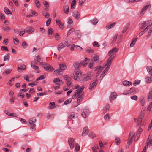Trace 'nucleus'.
I'll list each match as a JSON object with an SVG mask.
<instances>
[{
  "mask_svg": "<svg viewBox=\"0 0 152 152\" xmlns=\"http://www.w3.org/2000/svg\"><path fill=\"white\" fill-rule=\"evenodd\" d=\"M93 60L96 62L98 61L99 59V57L98 55H95L93 57Z\"/></svg>",
  "mask_w": 152,
  "mask_h": 152,
  "instance_id": "obj_30",
  "label": "nucleus"
},
{
  "mask_svg": "<svg viewBox=\"0 0 152 152\" xmlns=\"http://www.w3.org/2000/svg\"><path fill=\"white\" fill-rule=\"evenodd\" d=\"M90 79V76H88L85 75L82 78V81H86Z\"/></svg>",
  "mask_w": 152,
  "mask_h": 152,
  "instance_id": "obj_31",
  "label": "nucleus"
},
{
  "mask_svg": "<svg viewBox=\"0 0 152 152\" xmlns=\"http://www.w3.org/2000/svg\"><path fill=\"white\" fill-rule=\"evenodd\" d=\"M150 7V5H147L145 6H144L142 9V10L140 13V15L142 16V15L145 12V11L147 10L149 7Z\"/></svg>",
  "mask_w": 152,
  "mask_h": 152,
  "instance_id": "obj_12",
  "label": "nucleus"
},
{
  "mask_svg": "<svg viewBox=\"0 0 152 152\" xmlns=\"http://www.w3.org/2000/svg\"><path fill=\"white\" fill-rule=\"evenodd\" d=\"M118 50V48L115 47L110 50L108 53V55L110 57L108 58L107 61L112 62L113 58L116 56L115 53Z\"/></svg>",
  "mask_w": 152,
  "mask_h": 152,
  "instance_id": "obj_1",
  "label": "nucleus"
},
{
  "mask_svg": "<svg viewBox=\"0 0 152 152\" xmlns=\"http://www.w3.org/2000/svg\"><path fill=\"white\" fill-rule=\"evenodd\" d=\"M148 29V28H145L144 29L142 30L141 32H140L139 34V36H142L144 33H145L146 31H147Z\"/></svg>",
  "mask_w": 152,
  "mask_h": 152,
  "instance_id": "obj_41",
  "label": "nucleus"
},
{
  "mask_svg": "<svg viewBox=\"0 0 152 152\" xmlns=\"http://www.w3.org/2000/svg\"><path fill=\"white\" fill-rule=\"evenodd\" d=\"M89 132L88 129L87 127H85L83 129L82 135L85 136L88 135Z\"/></svg>",
  "mask_w": 152,
  "mask_h": 152,
  "instance_id": "obj_16",
  "label": "nucleus"
},
{
  "mask_svg": "<svg viewBox=\"0 0 152 152\" xmlns=\"http://www.w3.org/2000/svg\"><path fill=\"white\" fill-rule=\"evenodd\" d=\"M4 12L8 15H12V13L7 7H5L4 9Z\"/></svg>",
  "mask_w": 152,
  "mask_h": 152,
  "instance_id": "obj_29",
  "label": "nucleus"
},
{
  "mask_svg": "<svg viewBox=\"0 0 152 152\" xmlns=\"http://www.w3.org/2000/svg\"><path fill=\"white\" fill-rule=\"evenodd\" d=\"M86 0H79V5L80 6H82L85 2Z\"/></svg>",
  "mask_w": 152,
  "mask_h": 152,
  "instance_id": "obj_61",
  "label": "nucleus"
},
{
  "mask_svg": "<svg viewBox=\"0 0 152 152\" xmlns=\"http://www.w3.org/2000/svg\"><path fill=\"white\" fill-rule=\"evenodd\" d=\"M34 3L36 4V6L37 8H39L40 7L41 4L39 2L38 0H35Z\"/></svg>",
  "mask_w": 152,
  "mask_h": 152,
  "instance_id": "obj_39",
  "label": "nucleus"
},
{
  "mask_svg": "<svg viewBox=\"0 0 152 152\" xmlns=\"http://www.w3.org/2000/svg\"><path fill=\"white\" fill-rule=\"evenodd\" d=\"M53 30L52 28L49 29L48 30V33L49 34V37H53Z\"/></svg>",
  "mask_w": 152,
  "mask_h": 152,
  "instance_id": "obj_23",
  "label": "nucleus"
},
{
  "mask_svg": "<svg viewBox=\"0 0 152 152\" xmlns=\"http://www.w3.org/2000/svg\"><path fill=\"white\" fill-rule=\"evenodd\" d=\"M34 60L37 62L39 63L41 61V58L40 57L39 55H37V56H36L34 58Z\"/></svg>",
  "mask_w": 152,
  "mask_h": 152,
  "instance_id": "obj_37",
  "label": "nucleus"
},
{
  "mask_svg": "<svg viewBox=\"0 0 152 152\" xmlns=\"http://www.w3.org/2000/svg\"><path fill=\"white\" fill-rule=\"evenodd\" d=\"M72 15L76 19H79L80 17V14L78 11H75L72 13Z\"/></svg>",
  "mask_w": 152,
  "mask_h": 152,
  "instance_id": "obj_17",
  "label": "nucleus"
},
{
  "mask_svg": "<svg viewBox=\"0 0 152 152\" xmlns=\"http://www.w3.org/2000/svg\"><path fill=\"white\" fill-rule=\"evenodd\" d=\"M80 148V146L77 143H76V144L75 147V151L76 152H77L79 151Z\"/></svg>",
  "mask_w": 152,
  "mask_h": 152,
  "instance_id": "obj_52",
  "label": "nucleus"
},
{
  "mask_svg": "<svg viewBox=\"0 0 152 152\" xmlns=\"http://www.w3.org/2000/svg\"><path fill=\"white\" fill-rule=\"evenodd\" d=\"M45 76L44 75H41L38 78L36 79L37 81H38L40 80H43L45 78Z\"/></svg>",
  "mask_w": 152,
  "mask_h": 152,
  "instance_id": "obj_58",
  "label": "nucleus"
},
{
  "mask_svg": "<svg viewBox=\"0 0 152 152\" xmlns=\"http://www.w3.org/2000/svg\"><path fill=\"white\" fill-rule=\"evenodd\" d=\"M17 96L18 97H19L20 98H23L25 96H24V94H23L21 93V92L20 93L19 92V93H18L17 94Z\"/></svg>",
  "mask_w": 152,
  "mask_h": 152,
  "instance_id": "obj_59",
  "label": "nucleus"
},
{
  "mask_svg": "<svg viewBox=\"0 0 152 152\" xmlns=\"http://www.w3.org/2000/svg\"><path fill=\"white\" fill-rule=\"evenodd\" d=\"M93 46L94 47H99L100 46V45L98 44L97 42L95 41L93 43Z\"/></svg>",
  "mask_w": 152,
  "mask_h": 152,
  "instance_id": "obj_50",
  "label": "nucleus"
},
{
  "mask_svg": "<svg viewBox=\"0 0 152 152\" xmlns=\"http://www.w3.org/2000/svg\"><path fill=\"white\" fill-rule=\"evenodd\" d=\"M146 144V145L147 147L151 146L152 145V139H151V140H149V141L147 140Z\"/></svg>",
  "mask_w": 152,
  "mask_h": 152,
  "instance_id": "obj_43",
  "label": "nucleus"
},
{
  "mask_svg": "<svg viewBox=\"0 0 152 152\" xmlns=\"http://www.w3.org/2000/svg\"><path fill=\"white\" fill-rule=\"evenodd\" d=\"M53 69V66L50 64L47 67H45V69L48 72L52 71Z\"/></svg>",
  "mask_w": 152,
  "mask_h": 152,
  "instance_id": "obj_22",
  "label": "nucleus"
},
{
  "mask_svg": "<svg viewBox=\"0 0 152 152\" xmlns=\"http://www.w3.org/2000/svg\"><path fill=\"white\" fill-rule=\"evenodd\" d=\"M69 11V7L67 5H66L64 7V11L66 14H67Z\"/></svg>",
  "mask_w": 152,
  "mask_h": 152,
  "instance_id": "obj_26",
  "label": "nucleus"
},
{
  "mask_svg": "<svg viewBox=\"0 0 152 152\" xmlns=\"http://www.w3.org/2000/svg\"><path fill=\"white\" fill-rule=\"evenodd\" d=\"M53 82L55 83L56 85L59 86L63 84L64 83L62 80L58 78L54 79Z\"/></svg>",
  "mask_w": 152,
  "mask_h": 152,
  "instance_id": "obj_13",
  "label": "nucleus"
},
{
  "mask_svg": "<svg viewBox=\"0 0 152 152\" xmlns=\"http://www.w3.org/2000/svg\"><path fill=\"white\" fill-rule=\"evenodd\" d=\"M63 77L66 80V83L67 86L69 87L71 86L72 85L71 81L72 78L69 76L67 75H64Z\"/></svg>",
  "mask_w": 152,
  "mask_h": 152,
  "instance_id": "obj_2",
  "label": "nucleus"
},
{
  "mask_svg": "<svg viewBox=\"0 0 152 152\" xmlns=\"http://www.w3.org/2000/svg\"><path fill=\"white\" fill-rule=\"evenodd\" d=\"M76 3V0H73L71 2V9H74L75 8Z\"/></svg>",
  "mask_w": 152,
  "mask_h": 152,
  "instance_id": "obj_25",
  "label": "nucleus"
},
{
  "mask_svg": "<svg viewBox=\"0 0 152 152\" xmlns=\"http://www.w3.org/2000/svg\"><path fill=\"white\" fill-rule=\"evenodd\" d=\"M40 64L42 65L44 69H45V67H47V66H49V65L50 64H48L47 63H40Z\"/></svg>",
  "mask_w": 152,
  "mask_h": 152,
  "instance_id": "obj_57",
  "label": "nucleus"
},
{
  "mask_svg": "<svg viewBox=\"0 0 152 152\" xmlns=\"http://www.w3.org/2000/svg\"><path fill=\"white\" fill-rule=\"evenodd\" d=\"M94 65V62L93 60H91L90 63L88 65L90 69H92L93 66Z\"/></svg>",
  "mask_w": 152,
  "mask_h": 152,
  "instance_id": "obj_35",
  "label": "nucleus"
},
{
  "mask_svg": "<svg viewBox=\"0 0 152 152\" xmlns=\"http://www.w3.org/2000/svg\"><path fill=\"white\" fill-rule=\"evenodd\" d=\"M146 24V23L145 21L141 22L140 23L141 28L142 29L145 28L147 26Z\"/></svg>",
  "mask_w": 152,
  "mask_h": 152,
  "instance_id": "obj_40",
  "label": "nucleus"
},
{
  "mask_svg": "<svg viewBox=\"0 0 152 152\" xmlns=\"http://www.w3.org/2000/svg\"><path fill=\"white\" fill-rule=\"evenodd\" d=\"M55 38L56 40H59L60 39V37L59 35L57 33L55 34Z\"/></svg>",
  "mask_w": 152,
  "mask_h": 152,
  "instance_id": "obj_53",
  "label": "nucleus"
},
{
  "mask_svg": "<svg viewBox=\"0 0 152 152\" xmlns=\"http://www.w3.org/2000/svg\"><path fill=\"white\" fill-rule=\"evenodd\" d=\"M98 22V21L97 19H94L91 20V22L94 25H96Z\"/></svg>",
  "mask_w": 152,
  "mask_h": 152,
  "instance_id": "obj_44",
  "label": "nucleus"
},
{
  "mask_svg": "<svg viewBox=\"0 0 152 152\" xmlns=\"http://www.w3.org/2000/svg\"><path fill=\"white\" fill-rule=\"evenodd\" d=\"M60 69L61 71L66 69L67 68L66 66L64 64H60L59 65Z\"/></svg>",
  "mask_w": 152,
  "mask_h": 152,
  "instance_id": "obj_24",
  "label": "nucleus"
},
{
  "mask_svg": "<svg viewBox=\"0 0 152 152\" xmlns=\"http://www.w3.org/2000/svg\"><path fill=\"white\" fill-rule=\"evenodd\" d=\"M123 83L124 86H130L132 85V83L131 82L127 80L124 81Z\"/></svg>",
  "mask_w": 152,
  "mask_h": 152,
  "instance_id": "obj_28",
  "label": "nucleus"
},
{
  "mask_svg": "<svg viewBox=\"0 0 152 152\" xmlns=\"http://www.w3.org/2000/svg\"><path fill=\"white\" fill-rule=\"evenodd\" d=\"M89 114V110L87 107H86L82 113V115L84 118H86L88 116Z\"/></svg>",
  "mask_w": 152,
  "mask_h": 152,
  "instance_id": "obj_7",
  "label": "nucleus"
},
{
  "mask_svg": "<svg viewBox=\"0 0 152 152\" xmlns=\"http://www.w3.org/2000/svg\"><path fill=\"white\" fill-rule=\"evenodd\" d=\"M98 82V79H96L95 80L93 81L91 85H90V87L89 88L90 90H92L93 89L95 88Z\"/></svg>",
  "mask_w": 152,
  "mask_h": 152,
  "instance_id": "obj_10",
  "label": "nucleus"
},
{
  "mask_svg": "<svg viewBox=\"0 0 152 152\" xmlns=\"http://www.w3.org/2000/svg\"><path fill=\"white\" fill-rule=\"evenodd\" d=\"M36 120L35 118L33 117L31 118L28 121L29 124L31 125V129L32 130L34 129L35 126V124L34 123L36 122Z\"/></svg>",
  "mask_w": 152,
  "mask_h": 152,
  "instance_id": "obj_3",
  "label": "nucleus"
},
{
  "mask_svg": "<svg viewBox=\"0 0 152 152\" xmlns=\"http://www.w3.org/2000/svg\"><path fill=\"white\" fill-rule=\"evenodd\" d=\"M148 100H151L152 99V87L151 88L150 91L148 94Z\"/></svg>",
  "mask_w": 152,
  "mask_h": 152,
  "instance_id": "obj_27",
  "label": "nucleus"
},
{
  "mask_svg": "<svg viewBox=\"0 0 152 152\" xmlns=\"http://www.w3.org/2000/svg\"><path fill=\"white\" fill-rule=\"evenodd\" d=\"M99 69L98 70V71L96 75V77H97L99 76V74L104 69V67H102V66H99Z\"/></svg>",
  "mask_w": 152,
  "mask_h": 152,
  "instance_id": "obj_36",
  "label": "nucleus"
},
{
  "mask_svg": "<svg viewBox=\"0 0 152 152\" xmlns=\"http://www.w3.org/2000/svg\"><path fill=\"white\" fill-rule=\"evenodd\" d=\"M137 38H133L132 41V42L130 44V46L131 47H133L134 46V45L135 43L137 41Z\"/></svg>",
  "mask_w": 152,
  "mask_h": 152,
  "instance_id": "obj_21",
  "label": "nucleus"
},
{
  "mask_svg": "<svg viewBox=\"0 0 152 152\" xmlns=\"http://www.w3.org/2000/svg\"><path fill=\"white\" fill-rule=\"evenodd\" d=\"M75 116V114L73 113H71L69 115V118L70 119H72L74 118Z\"/></svg>",
  "mask_w": 152,
  "mask_h": 152,
  "instance_id": "obj_49",
  "label": "nucleus"
},
{
  "mask_svg": "<svg viewBox=\"0 0 152 152\" xmlns=\"http://www.w3.org/2000/svg\"><path fill=\"white\" fill-rule=\"evenodd\" d=\"M111 62L110 61H107V63L106 64H105L104 65V68L106 66H107L106 68L103 71L102 73V74H105L106 75V73L107 72L109 68L110 67V66L111 63Z\"/></svg>",
  "mask_w": 152,
  "mask_h": 152,
  "instance_id": "obj_4",
  "label": "nucleus"
},
{
  "mask_svg": "<svg viewBox=\"0 0 152 152\" xmlns=\"http://www.w3.org/2000/svg\"><path fill=\"white\" fill-rule=\"evenodd\" d=\"M10 56L9 54H7L4 56V61H9L10 60Z\"/></svg>",
  "mask_w": 152,
  "mask_h": 152,
  "instance_id": "obj_38",
  "label": "nucleus"
},
{
  "mask_svg": "<svg viewBox=\"0 0 152 152\" xmlns=\"http://www.w3.org/2000/svg\"><path fill=\"white\" fill-rule=\"evenodd\" d=\"M42 14L46 18H48L50 17V15L47 12H43Z\"/></svg>",
  "mask_w": 152,
  "mask_h": 152,
  "instance_id": "obj_51",
  "label": "nucleus"
},
{
  "mask_svg": "<svg viewBox=\"0 0 152 152\" xmlns=\"http://www.w3.org/2000/svg\"><path fill=\"white\" fill-rule=\"evenodd\" d=\"M104 119L106 120L109 121L110 119V115L108 114H107L104 116Z\"/></svg>",
  "mask_w": 152,
  "mask_h": 152,
  "instance_id": "obj_56",
  "label": "nucleus"
},
{
  "mask_svg": "<svg viewBox=\"0 0 152 152\" xmlns=\"http://www.w3.org/2000/svg\"><path fill=\"white\" fill-rule=\"evenodd\" d=\"M3 28L4 31L7 32L11 30L10 28L7 26H3Z\"/></svg>",
  "mask_w": 152,
  "mask_h": 152,
  "instance_id": "obj_42",
  "label": "nucleus"
},
{
  "mask_svg": "<svg viewBox=\"0 0 152 152\" xmlns=\"http://www.w3.org/2000/svg\"><path fill=\"white\" fill-rule=\"evenodd\" d=\"M31 67L36 71V73H39L40 72L39 69L37 66L36 62L32 61L31 62Z\"/></svg>",
  "mask_w": 152,
  "mask_h": 152,
  "instance_id": "obj_5",
  "label": "nucleus"
},
{
  "mask_svg": "<svg viewBox=\"0 0 152 152\" xmlns=\"http://www.w3.org/2000/svg\"><path fill=\"white\" fill-rule=\"evenodd\" d=\"M115 23H112L110 25H107L106 26V28L107 29H109L111 28H112L116 24Z\"/></svg>",
  "mask_w": 152,
  "mask_h": 152,
  "instance_id": "obj_33",
  "label": "nucleus"
},
{
  "mask_svg": "<svg viewBox=\"0 0 152 152\" xmlns=\"http://www.w3.org/2000/svg\"><path fill=\"white\" fill-rule=\"evenodd\" d=\"M1 49L3 51H9V50L7 47L4 46H2L1 47Z\"/></svg>",
  "mask_w": 152,
  "mask_h": 152,
  "instance_id": "obj_63",
  "label": "nucleus"
},
{
  "mask_svg": "<svg viewBox=\"0 0 152 152\" xmlns=\"http://www.w3.org/2000/svg\"><path fill=\"white\" fill-rule=\"evenodd\" d=\"M74 139L73 138H69L68 140V142L69 144L70 148L71 149L73 148L74 147Z\"/></svg>",
  "mask_w": 152,
  "mask_h": 152,
  "instance_id": "obj_11",
  "label": "nucleus"
},
{
  "mask_svg": "<svg viewBox=\"0 0 152 152\" xmlns=\"http://www.w3.org/2000/svg\"><path fill=\"white\" fill-rule=\"evenodd\" d=\"M72 101V99L71 98L65 101L64 102V104H67L70 103Z\"/></svg>",
  "mask_w": 152,
  "mask_h": 152,
  "instance_id": "obj_47",
  "label": "nucleus"
},
{
  "mask_svg": "<svg viewBox=\"0 0 152 152\" xmlns=\"http://www.w3.org/2000/svg\"><path fill=\"white\" fill-rule=\"evenodd\" d=\"M55 105V103L54 102H50L49 104V108L50 109H52L56 108L55 107H52L54 106Z\"/></svg>",
  "mask_w": 152,
  "mask_h": 152,
  "instance_id": "obj_45",
  "label": "nucleus"
},
{
  "mask_svg": "<svg viewBox=\"0 0 152 152\" xmlns=\"http://www.w3.org/2000/svg\"><path fill=\"white\" fill-rule=\"evenodd\" d=\"M22 45L23 48H27L28 45L25 42H23L22 43Z\"/></svg>",
  "mask_w": 152,
  "mask_h": 152,
  "instance_id": "obj_64",
  "label": "nucleus"
},
{
  "mask_svg": "<svg viewBox=\"0 0 152 152\" xmlns=\"http://www.w3.org/2000/svg\"><path fill=\"white\" fill-rule=\"evenodd\" d=\"M84 95V94L83 93H82L78 97L77 100V103L78 104L76 106H75L74 107H76L78 106L80 103V102H81L83 100V96Z\"/></svg>",
  "mask_w": 152,
  "mask_h": 152,
  "instance_id": "obj_14",
  "label": "nucleus"
},
{
  "mask_svg": "<svg viewBox=\"0 0 152 152\" xmlns=\"http://www.w3.org/2000/svg\"><path fill=\"white\" fill-rule=\"evenodd\" d=\"M145 22L146 23L147 26L146 28H148V29L152 25V20H150Z\"/></svg>",
  "mask_w": 152,
  "mask_h": 152,
  "instance_id": "obj_18",
  "label": "nucleus"
},
{
  "mask_svg": "<svg viewBox=\"0 0 152 152\" xmlns=\"http://www.w3.org/2000/svg\"><path fill=\"white\" fill-rule=\"evenodd\" d=\"M12 70L11 69H8L5 70L2 73V75L5 76L7 74H9L12 71Z\"/></svg>",
  "mask_w": 152,
  "mask_h": 152,
  "instance_id": "obj_19",
  "label": "nucleus"
},
{
  "mask_svg": "<svg viewBox=\"0 0 152 152\" xmlns=\"http://www.w3.org/2000/svg\"><path fill=\"white\" fill-rule=\"evenodd\" d=\"M142 129L141 128H140L137 133L136 135L137 137H139L142 132Z\"/></svg>",
  "mask_w": 152,
  "mask_h": 152,
  "instance_id": "obj_48",
  "label": "nucleus"
},
{
  "mask_svg": "<svg viewBox=\"0 0 152 152\" xmlns=\"http://www.w3.org/2000/svg\"><path fill=\"white\" fill-rule=\"evenodd\" d=\"M84 86H82L80 87V88L76 90L75 93V95L77 96H79L82 94V92L83 91L84 88Z\"/></svg>",
  "mask_w": 152,
  "mask_h": 152,
  "instance_id": "obj_6",
  "label": "nucleus"
},
{
  "mask_svg": "<svg viewBox=\"0 0 152 152\" xmlns=\"http://www.w3.org/2000/svg\"><path fill=\"white\" fill-rule=\"evenodd\" d=\"M58 25L59 26L60 28L62 29L63 28V26H64V24L63 23H62L61 21V22H59V23H58Z\"/></svg>",
  "mask_w": 152,
  "mask_h": 152,
  "instance_id": "obj_62",
  "label": "nucleus"
},
{
  "mask_svg": "<svg viewBox=\"0 0 152 152\" xmlns=\"http://www.w3.org/2000/svg\"><path fill=\"white\" fill-rule=\"evenodd\" d=\"M67 45V42L66 41H65L59 44L58 49L59 51L61 49L63 48Z\"/></svg>",
  "mask_w": 152,
  "mask_h": 152,
  "instance_id": "obj_9",
  "label": "nucleus"
},
{
  "mask_svg": "<svg viewBox=\"0 0 152 152\" xmlns=\"http://www.w3.org/2000/svg\"><path fill=\"white\" fill-rule=\"evenodd\" d=\"M129 138H133V137L135 135V133L133 132H131L129 134Z\"/></svg>",
  "mask_w": 152,
  "mask_h": 152,
  "instance_id": "obj_60",
  "label": "nucleus"
},
{
  "mask_svg": "<svg viewBox=\"0 0 152 152\" xmlns=\"http://www.w3.org/2000/svg\"><path fill=\"white\" fill-rule=\"evenodd\" d=\"M27 30L26 31L27 33L29 32V33H32L33 32H34V28L32 29L33 30H31L29 28H27Z\"/></svg>",
  "mask_w": 152,
  "mask_h": 152,
  "instance_id": "obj_54",
  "label": "nucleus"
},
{
  "mask_svg": "<svg viewBox=\"0 0 152 152\" xmlns=\"http://www.w3.org/2000/svg\"><path fill=\"white\" fill-rule=\"evenodd\" d=\"M117 96V94L115 92H112L110 94L109 97L110 101L112 102L113 100L115 99Z\"/></svg>",
  "mask_w": 152,
  "mask_h": 152,
  "instance_id": "obj_8",
  "label": "nucleus"
},
{
  "mask_svg": "<svg viewBox=\"0 0 152 152\" xmlns=\"http://www.w3.org/2000/svg\"><path fill=\"white\" fill-rule=\"evenodd\" d=\"M147 69L150 74L152 75V66H147Z\"/></svg>",
  "mask_w": 152,
  "mask_h": 152,
  "instance_id": "obj_32",
  "label": "nucleus"
},
{
  "mask_svg": "<svg viewBox=\"0 0 152 152\" xmlns=\"http://www.w3.org/2000/svg\"><path fill=\"white\" fill-rule=\"evenodd\" d=\"M88 58H85L84 61H82L80 62V64L82 66H83L84 67H85L87 65V63L86 62V61L88 60Z\"/></svg>",
  "mask_w": 152,
  "mask_h": 152,
  "instance_id": "obj_20",
  "label": "nucleus"
},
{
  "mask_svg": "<svg viewBox=\"0 0 152 152\" xmlns=\"http://www.w3.org/2000/svg\"><path fill=\"white\" fill-rule=\"evenodd\" d=\"M80 63H79L78 62H76L74 63V66L75 68H79L80 67Z\"/></svg>",
  "mask_w": 152,
  "mask_h": 152,
  "instance_id": "obj_34",
  "label": "nucleus"
},
{
  "mask_svg": "<svg viewBox=\"0 0 152 152\" xmlns=\"http://www.w3.org/2000/svg\"><path fill=\"white\" fill-rule=\"evenodd\" d=\"M145 79L146 82L147 83H150L152 82V75L151 74L147 75Z\"/></svg>",
  "mask_w": 152,
  "mask_h": 152,
  "instance_id": "obj_15",
  "label": "nucleus"
},
{
  "mask_svg": "<svg viewBox=\"0 0 152 152\" xmlns=\"http://www.w3.org/2000/svg\"><path fill=\"white\" fill-rule=\"evenodd\" d=\"M86 51L88 53H93L94 52L93 50L90 48H88L87 49Z\"/></svg>",
  "mask_w": 152,
  "mask_h": 152,
  "instance_id": "obj_55",
  "label": "nucleus"
},
{
  "mask_svg": "<svg viewBox=\"0 0 152 152\" xmlns=\"http://www.w3.org/2000/svg\"><path fill=\"white\" fill-rule=\"evenodd\" d=\"M120 143V139L119 138H116L115 139V145H119Z\"/></svg>",
  "mask_w": 152,
  "mask_h": 152,
  "instance_id": "obj_46",
  "label": "nucleus"
}]
</instances>
